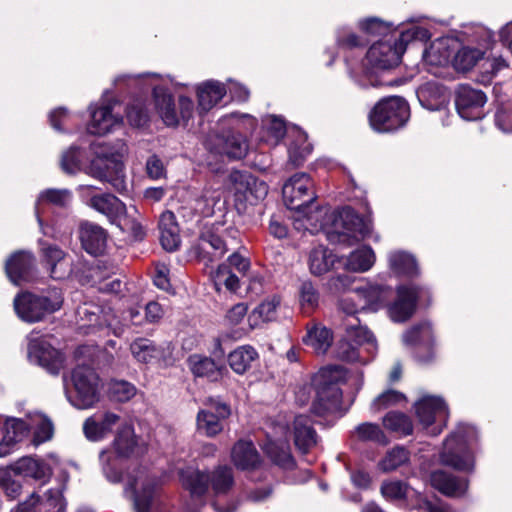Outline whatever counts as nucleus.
<instances>
[{
    "label": "nucleus",
    "mask_w": 512,
    "mask_h": 512,
    "mask_svg": "<svg viewBox=\"0 0 512 512\" xmlns=\"http://www.w3.org/2000/svg\"><path fill=\"white\" fill-rule=\"evenodd\" d=\"M348 371L341 365H327L318 372L307 375L294 386V403L298 407L310 405V412L317 417H326L342 410L343 391L341 386L347 382Z\"/></svg>",
    "instance_id": "1"
},
{
    "label": "nucleus",
    "mask_w": 512,
    "mask_h": 512,
    "mask_svg": "<svg viewBox=\"0 0 512 512\" xmlns=\"http://www.w3.org/2000/svg\"><path fill=\"white\" fill-rule=\"evenodd\" d=\"M100 461L103 465V472L109 481L123 480L125 482V494L133 499L136 512H167L162 504L154 500L156 479L150 477L144 469L138 468L135 473H127L124 478H121L115 464L110 463L108 453L102 452Z\"/></svg>",
    "instance_id": "2"
},
{
    "label": "nucleus",
    "mask_w": 512,
    "mask_h": 512,
    "mask_svg": "<svg viewBox=\"0 0 512 512\" xmlns=\"http://www.w3.org/2000/svg\"><path fill=\"white\" fill-rule=\"evenodd\" d=\"M230 121L232 127L217 134L211 140L210 148L217 154L230 159H242L249 150L247 134L257 127V120L249 114L232 113L223 118Z\"/></svg>",
    "instance_id": "3"
},
{
    "label": "nucleus",
    "mask_w": 512,
    "mask_h": 512,
    "mask_svg": "<svg viewBox=\"0 0 512 512\" xmlns=\"http://www.w3.org/2000/svg\"><path fill=\"white\" fill-rule=\"evenodd\" d=\"M331 227L325 231L329 243L346 247L353 246L370 237L372 222L361 216L351 206L335 210L329 216Z\"/></svg>",
    "instance_id": "4"
},
{
    "label": "nucleus",
    "mask_w": 512,
    "mask_h": 512,
    "mask_svg": "<svg viewBox=\"0 0 512 512\" xmlns=\"http://www.w3.org/2000/svg\"><path fill=\"white\" fill-rule=\"evenodd\" d=\"M477 440L478 433L474 426L459 425L456 431L446 439L444 449L440 454L441 463L459 472H474L475 456L470 444Z\"/></svg>",
    "instance_id": "5"
},
{
    "label": "nucleus",
    "mask_w": 512,
    "mask_h": 512,
    "mask_svg": "<svg viewBox=\"0 0 512 512\" xmlns=\"http://www.w3.org/2000/svg\"><path fill=\"white\" fill-rule=\"evenodd\" d=\"M93 149L95 157L87 173L100 181L109 182L119 192L126 190L122 161L124 145L119 144L116 147L99 143L95 144Z\"/></svg>",
    "instance_id": "6"
},
{
    "label": "nucleus",
    "mask_w": 512,
    "mask_h": 512,
    "mask_svg": "<svg viewBox=\"0 0 512 512\" xmlns=\"http://www.w3.org/2000/svg\"><path fill=\"white\" fill-rule=\"evenodd\" d=\"M140 77L149 79V85L153 88L155 110L165 125L175 127L192 117L194 103L190 98L180 96L176 105L173 96L158 84L161 81L160 75L149 73Z\"/></svg>",
    "instance_id": "7"
},
{
    "label": "nucleus",
    "mask_w": 512,
    "mask_h": 512,
    "mask_svg": "<svg viewBox=\"0 0 512 512\" xmlns=\"http://www.w3.org/2000/svg\"><path fill=\"white\" fill-rule=\"evenodd\" d=\"M431 304L430 287L417 283L401 284L394 290L387 313L393 322L404 323L414 316L418 306L429 308Z\"/></svg>",
    "instance_id": "8"
},
{
    "label": "nucleus",
    "mask_w": 512,
    "mask_h": 512,
    "mask_svg": "<svg viewBox=\"0 0 512 512\" xmlns=\"http://www.w3.org/2000/svg\"><path fill=\"white\" fill-rule=\"evenodd\" d=\"M422 32L426 33L427 30L414 27L401 31L397 38L375 42L366 53L368 64L378 70H390L397 67L401 62L408 43L418 39L419 34Z\"/></svg>",
    "instance_id": "9"
},
{
    "label": "nucleus",
    "mask_w": 512,
    "mask_h": 512,
    "mask_svg": "<svg viewBox=\"0 0 512 512\" xmlns=\"http://www.w3.org/2000/svg\"><path fill=\"white\" fill-rule=\"evenodd\" d=\"M409 117V104L400 96H388L380 99L368 115L371 128L379 133L394 132L402 128Z\"/></svg>",
    "instance_id": "10"
},
{
    "label": "nucleus",
    "mask_w": 512,
    "mask_h": 512,
    "mask_svg": "<svg viewBox=\"0 0 512 512\" xmlns=\"http://www.w3.org/2000/svg\"><path fill=\"white\" fill-rule=\"evenodd\" d=\"M62 303L61 291L58 288H51L44 295L31 292L18 294L14 299V309L22 321L35 323L59 310Z\"/></svg>",
    "instance_id": "11"
},
{
    "label": "nucleus",
    "mask_w": 512,
    "mask_h": 512,
    "mask_svg": "<svg viewBox=\"0 0 512 512\" xmlns=\"http://www.w3.org/2000/svg\"><path fill=\"white\" fill-rule=\"evenodd\" d=\"M180 477L183 486L190 491L192 497H202L209 485L215 495L226 494L234 484L233 472L228 466H219L211 473L188 468L181 472Z\"/></svg>",
    "instance_id": "12"
},
{
    "label": "nucleus",
    "mask_w": 512,
    "mask_h": 512,
    "mask_svg": "<svg viewBox=\"0 0 512 512\" xmlns=\"http://www.w3.org/2000/svg\"><path fill=\"white\" fill-rule=\"evenodd\" d=\"M317 196L313 191V181L309 174L297 172L290 175V218L294 225L302 218L312 220L314 202Z\"/></svg>",
    "instance_id": "13"
},
{
    "label": "nucleus",
    "mask_w": 512,
    "mask_h": 512,
    "mask_svg": "<svg viewBox=\"0 0 512 512\" xmlns=\"http://www.w3.org/2000/svg\"><path fill=\"white\" fill-rule=\"evenodd\" d=\"M74 391H67L70 403L78 409L92 407L99 400V378L92 368L78 365L72 372Z\"/></svg>",
    "instance_id": "14"
},
{
    "label": "nucleus",
    "mask_w": 512,
    "mask_h": 512,
    "mask_svg": "<svg viewBox=\"0 0 512 512\" xmlns=\"http://www.w3.org/2000/svg\"><path fill=\"white\" fill-rule=\"evenodd\" d=\"M405 344L413 346L414 358L421 364L434 359V335L432 325L422 321L411 326L403 335Z\"/></svg>",
    "instance_id": "15"
},
{
    "label": "nucleus",
    "mask_w": 512,
    "mask_h": 512,
    "mask_svg": "<svg viewBox=\"0 0 512 512\" xmlns=\"http://www.w3.org/2000/svg\"><path fill=\"white\" fill-rule=\"evenodd\" d=\"M456 111L459 116L468 121L481 119L484 116L486 94L469 84H459L454 97Z\"/></svg>",
    "instance_id": "16"
},
{
    "label": "nucleus",
    "mask_w": 512,
    "mask_h": 512,
    "mask_svg": "<svg viewBox=\"0 0 512 512\" xmlns=\"http://www.w3.org/2000/svg\"><path fill=\"white\" fill-rule=\"evenodd\" d=\"M205 405L206 408L197 415V430L207 437H214L223 430V420L229 417L230 407L211 397L206 400Z\"/></svg>",
    "instance_id": "17"
},
{
    "label": "nucleus",
    "mask_w": 512,
    "mask_h": 512,
    "mask_svg": "<svg viewBox=\"0 0 512 512\" xmlns=\"http://www.w3.org/2000/svg\"><path fill=\"white\" fill-rule=\"evenodd\" d=\"M31 361L46 368L50 373L57 374L64 366V357L45 339H31L28 346Z\"/></svg>",
    "instance_id": "18"
},
{
    "label": "nucleus",
    "mask_w": 512,
    "mask_h": 512,
    "mask_svg": "<svg viewBox=\"0 0 512 512\" xmlns=\"http://www.w3.org/2000/svg\"><path fill=\"white\" fill-rule=\"evenodd\" d=\"M356 295L359 300L363 301L361 310L377 312L383 308L388 309V305L394 296V290L389 285L369 283L357 288Z\"/></svg>",
    "instance_id": "19"
},
{
    "label": "nucleus",
    "mask_w": 512,
    "mask_h": 512,
    "mask_svg": "<svg viewBox=\"0 0 512 512\" xmlns=\"http://www.w3.org/2000/svg\"><path fill=\"white\" fill-rule=\"evenodd\" d=\"M230 181L234 186L235 193L243 195L250 204L263 200L268 194L266 183L249 173L233 171L230 174Z\"/></svg>",
    "instance_id": "20"
},
{
    "label": "nucleus",
    "mask_w": 512,
    "mask_h": 512,
    "mask_svg": "<svg viewBox=\"0 0 512 512\" xmlns=\"http://www.w3.org/2000/svg\"><path fill=\"white\" fill-rule=\"evenodd\" d=\"M430 483L435 490L450 498L465 496L469 488L467 477L456 476L442 469L431 472Z\"/></svg>",
    "instance_id": "21"
},
{
    "label": "nucleus",
    "mask_w": 512,
    "mask_h": 512,
    "mask_svg": "<svg viewBox=\"0 0 512 512\" xmlns=\"http://www.w3.org/2000/svg\"><path fill=\"white\" fill-rule=\"evenodd\" d=\"M314 420L308 414L296 415L293 421V441L301 454H307L317 443L319 436L314 428Z\"/></svg>",
    "instance_id": "22"
},
{
    "label": "nucleus",
    "mask_w": 512,
    "mask_h": 512,
    "mask_svg": "<svg viewBox=\"0 0 512 512\" xmlns=\"http://www.w3.org/2000/svg\"><path fill=\"white\" fill-rule=\"evenodd\" d=\"M118 458H138L146 452V446L140 441L129 424H121L113 442Z\"/></svg>",
    "instance_id": "23"
},
{
    "label": "nucleus",
    "mask_w": 512,
    "mask_h": 512,
    "mask_svg": "<svg viewBox=\"0 0 512 512\" xmlns=\"http://www.w3.org/2000/svg\"><path fill=\"white\" fill-rule=\"evenodd\" d=\"M115 105L116 102H109L98 108H91V120L87 124L88 133L99 136L105 135L122 122V118L113 113Z\"/></svg>",
    "instance_id": "24"
},
{
    "label": "nucleus",
    "mask_w": 512,
    "mask_h": 512,
    "mask_svg": "<svg viewBox=\"0 0 512 512\" xmlns=\"http://www.w3.org/2000/svg\"><path fill=\"white\" fill-rule=\"evenodd\" d=\"M313 144L308 141V135L298 125L290 122V165L301 166L311 155Z\"/></svg>",
    "instance_id": "25"
},
{
    "label": "nucleus",
    "mask_w": 512,
    "mask_h": 512,
    "mask_svg": "<svg viewBox=\"0 0 512 512\" xmlns=\"http://www.w3.org/2000/svg\"><path fill=\"white\" fill-rule=\"evenodd\" d=\"M120 416L113 412H105L101 417H90L83 425L86 437L92 441H98L110 434L113 428L120 425Z\"/></svg>",
    "instance_id": "26"
},
{
    "label": "nucleus",
    "mask_w": 512,
    "mask_h": 512,
    "mask_svg": "<svg viewBox=\"0 0 512 512\" xmlns=\"http://www.w3.org/2000/svg\"><path fill=\"white\" fill-rule=\"evenodd\" d=\"M231 461L240 470H253L259 467L261 457L252 442L240 440L232 447Z\"/></svg>",
    "instance_id": "27"
},
{
    "label": "nucleus",
    "mask_w": 512,
    "mask_h": 512,
    "mask_svg": "<svg viewBox=\"0 0 512 512\" xmlns=\"http://www.w3.org/2000/svg\"><path fill=\"white\" fill-rule=\"evenodd\" d=\"M227 93L225 84L208 80L197 86L198 109L200 112L211 110Z\"/></svg>",
    "instance_id": "28"
},
{
    "label": "nucleus",
    "mask_w": 512,
    "mask_h": 512,
    "mask_svg": "<svg viewBox=\"0 0 512 512\" xmlns=\"http://www.w3.org/2000/svg\"><path fill=\"white\" fill-rule=\"evenodd\" d=\"M414 407L416 416L424 428L433 425L436 415L446 411L444 400L437 396H424L414 404Z\"/></svg>",
    "instance_id": "29"
},
{
    "label": "nucleus",
    "mask_w": 512,
    "mask_h": 512,
    "mask_svg": "<svg viewBox=\"0 0 512 512\" xmlns=\"http://www.w3.org/2000/svg\"><path fill=\"white\" fill-rule=\"evenodd\" d=\"M33 265L34 259L30 253L18 252L7 260L5 266L6 274L11 282L19 284L20 281L29 279Z\"/></svg>",
    "instance_id": "30"
},
{
    "label": "nucleus",
    "mask_w": 512,
    "mask_h": 512,
    "mask_svg": "<svg viewBox=\"0 0 512 512\" xmlns=\"http://www.w3.org/2000/svg\"><path fill=\"white\" fill-rule=\"evenodd\" d=\"M80 238L83 248L92 255H99L104 252L107 236L100 226L84 223L81 226Z\"/></svg>",
    "instance_id": "31"
},
{
    "label": "nucleus",
    "mask_w": 512,
    "mask_h": 512,
    "mask_svg": "<svg viewBox=\"0 0 512 512\" xmlns=\"http://www.w3.org/2000/svg\"><path fill=\"white\" fill-rule=\"evenodd\" d=\"M160 242L166 251H175L180 245L179 227L171 211L161 214L159 220Z\"/></svg>",
    "instance_id": "32"
},
{
    "label": "nucleus",
    "mask_w": 512,
    "mask_h": 512,
    "mask_svg": "<svg viewBox=\"0 0 512 512\" xmlns=\"http://www.w3.org/2000/svg\"><path fill=\"white\" fill-rule=\"evenodd\" d=\"M259 355L254 347L250 345L239 346L228 355L230 368L237 374L246 373Z\"/></svg>",
    "instance_id": "33"
},
{
    "label": "nucleus",
    "mask_w": 512,
    "mask_h": 512,
    "mask_svg": "<svg viewBox=\"0 0 512 512\" xmlns=\"http://www.w3.org/2000/svg\"><path fill=\"white\" fill-rule=\"evenodd\" d=\"M14 470L18 474L31 477L42 483L47 482L51 476V470L44 462L31 457H25L17 461Z\"/></svg>",
    "instance_id": "34"
},
{
    "label": "nucleus",
    "mask_w": 512,
    "mask_h": 512,
    "mask_svg": "<svg viewBox=\"0 0 512 512\" xmlns=\"http://www.w3.org/2000/svg\"><path fill=\"white\" fill-rule=\"evenodd\" d=\"M89 205L109 218H116L127 213L125 205L111 194L93 196L89 200Z\"/></svg>",
    "instance_id": "35"
},
{
    "label": "nucleus",
    "mask_w": 512,
    "mask_h": 512,
    "mask_svg": "<svg viewBox=\"0 0 512 512\" xmlns=\"http://www.w3.org/2000/svg\"><path fill=\"white\" fill-rule=\"evenodd\" d=\"M391 270L398 276L414 278L419 275V268L416 259L406 252H394L389 257Z\"/></svg>",
    "instance_id": "36"
},
{
    "label": "nucleus",
    "mask_w": 512,
    "mask_h": 512,
    "mask_svg": "<svg viewBox=\"0 0 512 512\" xmlns=\"http://www.w3.org/2000/svg\"><path fill=\"white\" fill-rule=\"evenodd\" d=\"M485 51L470 46H462L454 55L452 65L458 72H469L484 59Z\"/></svg>",
    "instance_id": "37"
},
{
    "label": "nucleus",
    "mask_w": 512,
    "mask_h": 512,
    "mask_svg": "<svg viewBox=\"0 0 512 512\" xmlns=\"http://www.w3.org/2000/svg\"><path fill=\"white\" fill-rule=\"evenodd\" d=\"M199 249L203 253V257L210 260L222 257L228 250L226 240L212 231L203 233L199 242Z\"/></svg>",
    "instance_id": "38"
},
{
    "label": "nucleus",
    "mask_w": 512,
    "mask_h": 512,
    "mask_svg": "<svg viewBox=\"0 0 512 512\" xmlns=\"http://www.w3.org/2000/svg\"><path fill=\"white\" fill-rule=\"evenodd\" d=\"M421 105L428 110H439L445 101L443 86L436 82H427L417 90Z\"/></svg>",
    "instance_id": "39"
},
{
    "label": "nucleus",
    "mask_w": 512,
    "mask_h": 512,
    "mask_svg": "<svg viewBox=\"0 0 512 512\" xmlns=\"http://www.w3.org/2000/svg\"><path fill=\"white\" fill-rule=\"evenodd\" d=\"M130 350L134 358L142 363H150L163 357L164 350L156 346L151 340L139 338L130 345Z\"/></svg>",
    "instance_id": "40"
},
{
    "label": "nucleus",
    "mask_w": 512,
    "mask_h": 512,
    "mask_svg": "<svg viewBox=\"0 0 512 512\" xmlns=\"http://www.w3.org/2000/svg\"><path fill=\"white\" fill-rule=\"evenodd\" d=\"M383 426L390 432L400 436H408L413 433L411 418L401 411H389L382 419Z\"/></svg>",
    "instance_id": "41"
},
{
    "label": "nucleus",
    "mask_w": 512,
    "mask_h": 512,
    "mask_svg": "<svg viewBox=\"0 0 512 512\" xmlns=\"http://www.w3.org/2000/svg\"><path fill=\"white\" fill-rule=\"evenodd\" d=\"M47 262L51 265V277L62 279L70 273V264L66 261L65 253L55 246L42 248Z\"/></svg>",
    "instance_id": "42"
},
{
    "label": "nucleus",
    "mask_w": 512,
    "mask_h": 512,
    "mask_svg": "<svg viewBox=\"0 0 512 512\" xmlns=\"http://www.w3.org/2000/svg\"><path fill=\"white\" fill-rule=\"evenodd\" d=\"M336 261V256L327 248L319 246L309 254V267L312 274L320 276L328 272Z\"/></svg>",
    "instance_id": "43"
},
{
    "label": "nucleus",
    "mask_w": 512,
    "mask_h": 512,
    "mask_svg": "<svg viewBox=\"0 0 512 512\" xmlns=\"http://www.w3.org/2000/svg\"><path fill=\"white\" fill-rule=\"evenodd\" d=\"M345 330L347 337L359 348L368 345L369 352L376 349L375 336L366 326L360 325L359 318H354L353 321L347 323Z\"/></svg>",
    "instance_id": "44"
},
{
    "label": "nucleus",
    "mask_w": 512,
    "mask_h": 512,
    "mask_svg": "<svg viewBox=\"0 0 512 512\" xmlns=\"http://www.w3.org/2000/svg\"><path fill=\"white\" fill-rule=\"evenodd\" d=\"M279 305L277 298L263 301L248 315V323L251 329L260 327L263 323L272 321L276 315V309Z\"/></svg>",
    "instance_id": "45"
},
{
    "label": "nucleus",
    "mask_w": 512,
    "mask_h": 512,
    "mask_svg": "<svg viewBox=\"0 0 512 512\" xmlns=\"http://www.w3.org/2000/svg\"><path fill=\"white\" fill-rule=\"evenodd\" d=\"M355 435L357 440L360 442H371L379 446H386L389 444L388 437L377 423H360L355 427Z\"/></svg>",
    "instance_id": "46"
},
{
    "label": "nucleus",
    "mask_w": 512,
    "mask_h": 512,
    "mask_svg": "<svg viewBox=\"0 0 512 512\" xmlns=\"http://www.w3.org/2000/svg\"><path fill=\"white\" fill-rule=\"evenodd\" d=\"M409 460L410 452L405 447L397 445L385 453L378 463V468L384 473H389L408 463Z\"/></svg>",
    "instance_id": "47"
},
{
    "label": "nucleus",
    "mask_w": 512,
    "mask_h": 512,
    "mask_svg": "<svg viewBox=\"0 0 512 512\" xmlns=\"http://www.w3.org/2000/svg\"><path fill=\"white\" fill-rule=\"evenodd\" d=\"M375 254L370 246L353 251L347 259V268L354 272L368 271L374 264Z\"/></svg>",
    "instance_id": "48"
},
{
    "label": "nucleus",
    "mask_w": 512,
    "mask_h": 512,
    "mask_svg": "<svg viewBox=\"0 0 512 512\" xmlns=\"http://www.w3.org/2000/svg\"><path fill=\"white\" fill-rule=\"evenodd\" d=\"M72 194L67 189H46L42 191L36 202V214L38 221L40 220V205L43 203H49L55 206L64 207L71 202Z\"/></svg>",
    "instance_id": "49"
},
{
    "label": "nucleus",
    "mask_w": 512,
    "mask_h": 512,
    "mask_svg": "<svg viewBox=\"0 0 512 512\" xmlns=\"http://www.w3.org/2000/svg\"><path fill=\"white\" fill-rule=\"evenodd\" d=\"M211 279L217 291L225 287L228 291L235 293L240 288L239 278L231 272L226 264H221L211 273Z\"/></svg>",
    "instance_id": "50"
},
{
    "label": "nucleus",
    "mask_w": 512,
    "mask_h": 512,
    "mask_svg": "<svg viewBox=\"0 0 512 512\" xmlns=\"http://www.w3.org/2000/svg\"><path fill=\"white\" fill-rule=\"evenodd\" d=\"M411 488L403 480H386L380 486L381 495L390 502L405 501Z\"/></svg>",
    "instance_id": "51"
},
{
    "label": "nucleus",
    "mask_w": 512,
    "mask_h": 512,
    "mask_svg": "<svg viewBox=\"0 0 512 512\" xmlns=\"http://www.w3.org/2000/svg\"><path fill=\"white\" fill-rule=\"evenodd\" d=\"M304 341L311 345L317 352L326 353L333 341L332 331L326 327L313 329L307 332Z\"/></svg>",
    "instance_id": "52"
},
{
    "label": "nucleus",
    "mask_w": 512,
    "mask_h": 512,
    "mask_svg": "<svg viewBox=\"0 0 512 512\" xmlns=\"http://www.w3.org/2000/svg\"><path fill=\"white\" fill-rule=\"evenodd\" d=\"M359 29L367 35L388 36L396 31L393 23L378 17H368L359 21Z\"/></svg>",
    "instance_id": "53"
},
{
    "label": "nucleus",
    "mask_w": 512,
    "mask_h": 512,
    "mask_svg": "<svg viewBox=\"0 0 512 512\" xmlns=\"http://www.w3.org/2000/svg\"><path fill=\"white\" fill-rule=\"evenodd\" d=\"M319 293L310 281L301 284L299 290V303L304 315H311L318 307Z\"/></svg>",
    "instance_id": "54"
},
{
    "label": "nucleus",
    "mask_w": 512,
    "mask_h": 512,
    "mask_svg": "<svg viewBox=\"0 0 512 512\" xmlns=\"http://www.w3.org/2000/svg\"><path fill=\"white\" fill-rule=\"evenodd\" d=\"M192 373L197 377H213L218 374V368L214 360L209 357L194 354L188 359Z\"/></svg>",
    "instance_id": "55"
},
{
    "label": "nucleus",
    "mask_w": 512,
    "mask_h": 512,
    "mask_svg": "<svg viewBox=\"0 0 512 512\" xmlns=\"http://www.w3.org/2000/svg\"><path fill=\"white\" fill-rule=\"evenodd\" d=\"M335 43L341 50H352L366 47L368 40L357 35L351 29L343 27L336 31Z\"/></svg>",
    "instance_id": "56"
},
{
    "label": "nucleus",
    "mask_w": 512,
    "mask_h": 512,
    "mask_svg": "<svg viewBox=\"0 0 512 512\" xmlns=\"http://www.w3.org/2000/svg\"><path fill=\"white\" fill-rule=\"evenodd\" d=\"M263 123L267 131L266 142L277 144L285 136L286 124L283 119L275 115H269L264 119Z\"/></svg>",
    "instance_id": "57"
},
{
    "label": "nucleus",
    "mask_w": 512,
    "mask_h": 512,
    "mask_svg": "<svg viewBox=\"0 0 512 512\" xmlns=\"http://www.w3.org/2000/svg\"><path fill=\"white\" fill-rule=\"evenodd\" d=\"M360 348L353 343L347 336L337 342L335 354L336 357L346 362H362Z\"/></svg>",
    "instance_id": "58"
},
{
    "label": "nucleus",
    "mask_w": 512,
    "mask_h": 512,
    "mask_svg": "<svg viewBox=\"0 0 512 512\" xmlns=\"http://www.w3.org/2000/svg\"><path fill=\"white\" fill-rule=\"evenodd\" d=\"M110 397L118 402L129 401L136 394V388L124 380H113L109 384Z\"/></svg>",
    "instance_id": "59"
},
{
    "label": "nucleus",
    "mask_w": 512,
    "mask_h": 512,
    "mask_svg": "<svg viewBox=\"0 0 512 512\" xmlns=\"http://www.w3.org/2000/svg\"><path fill=\"white\" fill-rule=\"evenodd\" d=\"M82 152L79 148L71 146L61 157V168L65 173L75 174L81 170Z\"/></svg>",
    "instance_id": "60"
},
{
    "label": "nucleus",
    "mask_w": 512,
    "mask_h": 512,
    "mask_svg": "<svg viewBox=\"0 0 512 512\" xmlns=\"http://www.w3.org/2000/svg\"><path fill=\"white\" fill-rule=\"evenodd\" d=\"M27 432L28 424L23 420L16 418L6 420L3 433L6 435L7 441H12L16 444L27 435Z\"/></svg>",
    "instance_id": "61"
},
{
    "label": "nucleus",
    "mask_w": 512,
    "mask_h": 512,
    "mask_svg": "<svg viewBox=\"0 0 512 512\" xmlns=\"http://www.w3.org/2000/svg\"><path fill=\"white\" fill-rule=\"evenodd\" d=\"M39 506L49 512H64L66 509V501L63 497V489H50L47 492V498L44 502L39 501Z\"/></svg>",
    "instance_id": "62"
},
{
    "label": "nucleus",
    "mask_w": 512,
    "mask_h": 512,
    "mask_svg": "<svg viewBox=\"0 0 512 512\" xmlns=\"http://www.w3.org/2000/svg\"><path fill=\"white\" fill-rule=\"evenodd\" d=\"M32 424L36 426L35 441L37 443H43L52 438L53 425L44 415L35 414L32 419Z\"/></svg>",
    "instance_id": "63"
},
{
    "label": "nucleus",
    "mask_w": 512,
    "mask_h": 512,
    "mask_svg": "<svg viewBox=\"0 0 512 512\" xmlns=\"http://www.w3.org/2000/svg\"><path fill=\"white\" fill-rule=\"evenodd\" d=\"M495 125L505 133H512V103L500 105L494 116Z\"/></svg>",
    "instance_id": "64"
}]
</instances>
